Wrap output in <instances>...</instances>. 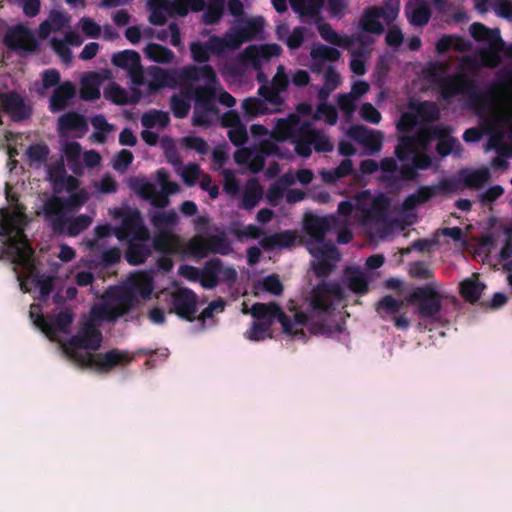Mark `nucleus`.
<instances>
[{"label": "nucleus", "mask_w": 512, "mask_h": 512, "mask_svg": "<svg viewBox=\"0 0 512 512\" xmlns=\"http://www.w3.org/2000/svg\"><path fill=\"white\" fill-rule=\"evenodd\" d=\"M2 43L13 51L26 53L35 52L39 46L32 31L23 25L10 28L2 38Z\"/></svg>", "instance_id": "nucleus-14"}, {"label": "nucleus", "mask_w": 512, "mask_h": 512, "mask_svg": "<svg viewBox=\"0 0 512 512\" xmlns=\"http://www.w3.org/2000/svg\"><path fill=\"white\" fill-rule=\"evenodd\" d=\"M5 197L8 203L14 208L15 221L19 224L25 223V207L19 203L18 196L11 192L8 184H5Z\"/></svg>", "instance_id": "nucleus-60"}, {"label": "nucleus", "mask_w": 512, "mask_h": 512, "mask_svg": "<svg viewBox=\"0 0 512 512\" xmlns=\"http://www.w3.org/2000/svg\"><path fill=\"white\" fill-rule=\"evenodd\" d=\"M197 304L196 293L189 288L181 287L171 294L169 312L187 321H193L197 313Z\"/></svg>", "instance_id": "nucleus-12"}, {"label": "nucleus", "mask_w": 512, "mask_h": 512, "mask_svg": "<svg viewBox=\"0 0 512 512\" xmlns=\"http://www.w3.org/2000/svg\"><path fill=\"white\" fill-rule=\"evenodd\" d=\"M171 4L175 15L181 17L186 16L189 10L193 12L203 11L206 6L205 0H172Z\"/></svg>", "instance_id": "nucleus-50"}, {"label": "nucleus", "mask_w": 512, "mask_h": 512, "mask_svg": "<svg viewBox=\"0 0 512 512\" xmlns=\"http://www.w3.org/2000/svg\"><path fill=\"white\" fill-rule=\"evenodd\" d=\"M456 185L455 183L447 178L442 179L437 185L433 186H420L414 195L419 201L420 205L425 204L434 196L439 194L440 192L450 193L455 191Z\"/></svg>", "instance_id": "nucleus-32"}, {"label": "nucleus", "mask_w": 512, "mask_h": 512, "mask_svg": "<svg viewBox=\"0 0 512 512\" xmlns=\"http://www.w3.org/2000/svg\"><path fill=\"white\" fill-rule=\"evenodd\" d=\"M405 14L411 25L422 27L431 18V9L425 0H410L405 6Z\"/></svg>", "instance_id": "nucleus-25"}, {"label": "nucleus", "mask_w": 512, "mask_h": 512, "mask_svg": "<svg viewBox=\"0 0 512 512\" xmlns=\"http://www.w3.org/2000/svg\"><path fill=\"white\" fill-rule=\"evenodd\" d=\"M262 197V190L258 184L253 181L249 183L243 193L242 197V208L246 210H252L260 201Z\"/></svg>", "instance_id": "nucleus-52"}, {"label": "nucleus", "mask_w": 512, "mask_h": 512, "mask_svg": "<svg viewBox=\"0 0 512 512\" xmlns=\"http://www.w3.org/2000/svg\"><path fill=\"white\" fill-rule=\"evenodd\" d=\"M112 64L127 71L131 82L135 86H142L146 83L141 57L134 50H124L114 53L111 58Z\"/></svg>", "instance_id": "nucleus-13"}, {"label": "nucleus", "mask_w": 512, "mask_h": 512, "mask_svg": "<svg viewBox=\"0 0 512 512\" xmlns=\"http://www.w3.org/2000/svg\"><path fill=\"white\" fill-rule=\"evenodd\" d=\"M131 188L144 200H151L152 196L156 193L157 187L145 179L136 178L131 183Z\"/></svg>", "instance_id": "nucleus-64"}, {"label": "nucleus", "mask_w": 512, "mask_h": 512, "mask_svg": "<svg viewBox=\"0 0 512 512\" xmlns=\"http://www.w3.org/2000/svg\"><path fill=\"white\" fill-rule=\"evenodd\" d=\"M110 215L121 220V224L113 229V234L119 241L131 238L150 240V232L138 208L127 205L115 207L110 210Z\"/></svg>", "instance_id": "nucleus-6"}, {"label": "nucleus", "mask_w": 512, "mask_h": 512, "mask_svg": "<svg viewBox=\"0 0 512 512\" xmlns=\"http://www.w3.org/2000/svg\"><path fill=\"white\" fill-rule=\"evenodd\" d=\"M151 224L158 231L169 230L168 228L175 226L178 223V215L175 210L155 212L150 217Z\"/></svg>", "instance_id": "nucleus-47"}, {"label": "nucleus", "mask_w": 512, "mask_h": 512, "mask_svg": "<svg viewBox=\"0 0 512 512\" xmlns=\"http://www.w3.org/2000/svg\"><path fill=\"white\" fill-rule=\"evenodd\" d=\"M144 54L151 61L162 64L171 63L175 58L171 49L157 43H149L144 48Z\"/></svg>", "instance_id": "nucleus-40"}, {"label": "nucleus", "mask_w": 512, "mask_h": 512, "mask_svg": "<svg viewBox=\"0 0 512 512\" xmlns=\"http://www.w3.org/2000/svg\"><path fill=\"white\" fill-rule=\"evenodd\" d=\"M76 88L70 81L59 84L50 97L49 109L56 113L63 111L69 105L71 99L75 97Z\"/></svg>", "instance_id": "nucleus-26"}, {"label": "nucleus", "mask_w": 512, "mask_h": 512, "mask_svg": "<svg viewBox=\"0 0 512 512\" xmlns=\"http://www.w3.org/2000/svg\"><path fill=\"white\" fill-rule=\"evenodd\" d=\"M204 81V85H199L195 88H188L185 90V95L194 100V106H201L206 110H218L216 106V90L215 87L219 84L217 74L215 73L214 80L199 78L198 81Z\"/></svg>", "instance_id": "nucleus-17"}, {"label": "nucleus", "mask_w": 512, "mask_h": 512, "mask_svg": "<svg viewBox=\"0 0 512 512\" xmlns=\"http://www.w3.org/2000/svg\"><path fill=\"white\" fill-rule=\"evenodd\" d=\"M104 97L117 105H125L129 103V97L125 89L116 83L110 84L104 91Z\"/></svg>", "instance_id": "nucleus-59"}, {"label": "nucleus", "mask_w": 512, "mask_h": 512, "mask_svg": "<svg viewBox=\"0 0 512 512\" xmlns=\"http://www.w3.org/2000/svg\"><path fill=\"white\" fill-rule=\"evenodd\" d=\"M348 136L365 147L370 153L379 152L382 148L383 134L363 125H354L348 130Z\"/></svg>", "instance_id": "nucleus-19"}, {"label": "nucleus", "mask_w": 512, "mask_h": 512, "mask_svg": "<svg viewBox=\"0 0 512 512\" xmlns=\"http://www.w3.org/2000/svg\"><path fill=\"white\" fill-rule=\"evenodd\" d=\"M60 131H87L88 124L85 117L77 112L70 111L61 115L58 119Z\"/></svg>", "instance_id": "nucleus-36"}, {"label": "nucleus", "mask_w": 512, "mask_h": 512, "mask_svg": "<svg viewBox=\"0 0 512 512\" xmlns=\"http://www.w3.org/2000/svg\"><path fill=\"white\" fill-rule=\"evenodd\" d=\"M381 18L387 23H392L398 16L400 10L399 0H383L382 6H377Z\"/></svg>", "instance_id": "nucleus-58"}, {"label": "nucleus", "mask_w": 512, "mask_h": 512, "mask_svg": "<svg viewBox=\"0 0 512 512\" xmlns=\"http://www.w3.org/2000/svg\"><path fill=\"white\" fill-rule=\"evenodd\" d=\"M312 145L317 153H329L334 149L333 143L329 137L321 130H317L312 126L311 132Z\"/></svg>", "instance_id": "nucleus-54"}, {"label": "nucleus", "mask_w": 512, "mask_h": 512, "mask_svg": "<svg viewBox=\"0 0 512 512\" xmlns=\"http://www.w3.org/2000/svg\"><path fill=\"white\" fill-rule=\"evenodd\" d=\"M211 53L221 54L228 49H237L241 41L236 40L233 34H226L224 37L211 36L206 42Z\"/></svg>", "instance_id": "nucleus-41"}, {"label": "nucleus", "mask_w": 512, "mask_h": 512, "mask_svg": "<svg viewBox=\"0 0 512 512\" xmlns=\"http://www.w3.org/2000/svg\"><path fill=\"white\" fill-rule=\"evenodd\" d=\"M251 315L256 319L251 327L246 330L244 337L250 341L259 342L267 337L271 338V326L277 320L283 329V332L297 339L306 340V333L303 329H298L297 325L309 324V317L302 311L296 312L294 318L286 315L282 308L276 302L255 303L251 307Z\"/></svg>", "instance_id": "nucleus-2"}, {"label": "nucleus", "mask_w": 512, "mask_h": 512, "mask_svg": "<svg viewBox=\"0 0 512 512\" xmlns=\"http://www.w3.org/2000/svg\"><path fill=\"white\" fill-rule=\"evenodd\" d=\"M124 254L126 261L133 266L143 264L151 255V248L147 244L149 240L128 239Z\"/></svg>", "instance_id": "nucleus-27"}, {"label": "nucleus", "mask_w": 512, "mask_h": 512, "mask_svg": "<svg viewBox=\"0 0 512 512\" xmlns=\"http://www.w3.org/2000/svg\"><path fill=\"white\" fill-rule=\"evenodd\" d=\"M147 74L151 78L148 82V88L151 92L158 91L162 88H176L190 82H196L199 78L208 80L215 79V70L209 64L202 66L187 65L182 68L166 70L158 66H150Z\"/></svg>", "instance_id": "nucleus-4"}, {"label": "nucleus", "mask_w": 512, "mask_h": 512, "mask_svg": "<svg viewBox=\"0 0 512 512\" xmlns=\"http://www.w3.org/2000/svg\"><path fill=\"white\" fill-rule=\"evenodd\" d=\"M404 302L401 299H396L391 295L382 297L378 303L376 310L381 313L384 312L388 315H396L403 308Z\"/></svg>", "instance_id": "nucleus-57"}, {"label": "nucleus", "mask_w": 512, "mask_h": 512, "mask_svg": "<svg viewBox=\"0 0 512 512\" xmlns=\"http://www.w3.org/2000/svg\"><path fill=\"white\" fill-rule=\"evenodd\" d=\"M485 285L477 279H465L460 283L461 296L471 304H475L481 298Z\"/></svg>", "instance_id": "nucleus-38"}, {"label": "nucleus", "mask_w": 512, "mask_h": 512, "mask_svg": "<svg viewBox=\"0 0 512 512\" xmlns=\"http://www.w3.org/2000/svg\"><path fill=\"white\" fill-rule=\"evenodd\" d=\"M461 175L464 186L470 189H480L490 180V172L487 168L462 172Z\"/></svg>", "instance_id": "nucleus-44"}, {"label": "nucleus", "mask_w": 512, "mask_h": 512, "mask_svg": "<svg viewBox=\"0 0 512 512\" xmlns=\"http://www.w3.org/2000/svg\"><path fill=\"white\" fill-rule=\"evenodd\" d=\"M442 299L443 296L432 283L415 288L406 298L408 303L417 304V314L420 318L431 321L438 320Z\"/></svg>", "instance_id": "nucleus-9"}, {"label": "nucleus", "mask_w": 512, "mask_h": 512, "mask_svg": "<svg viewBox=\"0 0 512 512\" xmlns=\"http://www.w3.org/2000/svg\"><path fill=\"white\" fill-rule=\"evenodd\" d=\"M12 263L28 275L27 278L39 288L40 299L47 300L54 288L53 278L42 275L37 270L33 249L28 244L16 246Z\"/></svg>", "instance_id": "nucleus-7"}, {"label": "nucleus", "mask_w": 512, "mask_h": 512, "mask_svg": "<svg viewBox=\"0 0 512 512\" xmlns=\"http://www.w3.org/2000/svg\"><path fill=\"white\" fill-rule=\"evenodd\" d=\"M102 333L96 324L88 321L82 332L74 335L68 342L70 354L82 367H95L99 372L107 373L120 364L130 363L133 357L126 351L112 349L105 353L91 354L89 352L80 353L77 349H90L96 351L102 343Z\"/></svg>", "instance_id": "nucleus-1"}, {"label": "nucleus", "mask_w": 512, "mask_h": 512, "mask_svg": "<svg viewBox=\"0 0 512 512\" xmlns=\"http://www.w3.org/2000/svg\"><path fill=\"white\" fill-rule=\"evenodd\" d=\"M331 228V222L327 217L314 214H306L303 220V229L311 238L312 243L321 244L327 232Z\"/></svg>", "instance_id": "nucleus-22"}, {"label": "nucleus", "mask_w": 512, "mask_h": 512, "mask_svg": "<svg viewBox=\"0 0 512 512\" xmlns=\"http://www.w3.org/2000/svg\"><path fill=\"white\" fill-rule=\"evenodd\" d=\"M258 95H260L263 98L262 100L265 101L267 106H272L270 108L271 113L282 111L281 107L284 105L283 97L279 92L270 88L268 84L264 83L258 88Z\"/></svg>", "instance_id": "nucleus-45"}, {"label": "nucleus", "mask_w": 512, "mask_h": 512, "mask_svg": "<svg viewBox=\"0 0 512 512\" xmlns=\"http://www.w3.org/2000/svg\"><path fill=\"white\" fill-rule=\"evenodd\" d=\"M49 153H50V150H49L48 146L45 144L30 145L26 151V154L30 161V164L44 163L47 160Z\"/></svg>", "instance_id": "nucleus-63"}, {"label": "nucleus", "mask_w": 512, "mask_h": 512, "mask_svg": "<svg viewBox=\"0 0 512 512\" xmlns=\"http://www.w3.org/2000/svg\"><path fill=\"white\" fill-rule=\"evenodd\" d=\"M312 124L308 121L302 122L299 133L292 139L295 145V153L303 158H308L312 154Z\"/></svg>", "instance_id": "nucleus-33"}, {"label": "nucleus", "mask_w": 512, "mask_h": 512, "mask_svg": "<svg viewBox=\"0 0 512 512\" xmlns=\"http://www.w3.org/2000/svg\"><path fill=\"white\" fill-rule=\"evenodd\" d=\"M296 242V232L292 230H285L275 232L270 235H264L259 244L265 251H273L276 249L291 248Z\"/></svg>", "instance_id": "nucleus-24"}, {"label": "nucleus", "mask_w": 512, "mask_h": 512, "mask_svg": "<svg viewBox=\"0 0 512 512\" xmlns=\"http://www.w3.org/2000/svg\"><path fill=\"white\" fill-rule=\"evenodd\" d=\"M90 321H107L115 322L118 318L122 317L121 312L116 306L108 303H99L94 305L90 311Z\"/></svg>", "instance_id": "nucleus-37"}, {"label": "nucleus", "mask_w": 512, "mask_h": 512, "mask_svg": "<svg viewBox=\"0 0 512 512\" xmlns=\"http://www.w3.org/2000/svg\"><path fill=\"white\" fill-rule=\"evenodd\" d=\"M410 163H404L400 166V177L404 181H417L419 170H427L432 164V158L425 152L416 150L410 158Z\"/></svg>", "instance_id": "nucleus-21"}, {"label": "nucleus", "mask_w": 512, "mask_h": 512, "mask_svg": "<svg viewBox=\"0 0 512 512\" xmlns=\"http://www.w3.org/2000/svg\"><path fill=\"white\" fill-rule=\"evenodd\" d=\"M381 14L377 10V6L364 9L360 18L359 25L363 32L381 34L384 26L380 22Z\"/></svg>", "instance_id": "nucleus-34"}, {"label": "nucleus", "mask_w": 512, "mask_h": 512, "mask_svg": "<svg viewBox=\"0 0 512 512\" xmlns=\"http://www.w3.org/2000/svg\"><path fill=\"white\" fill-rule=\"evenodd\" d=\"M322 117H325L326 122L329 125H335L338 120V113H337L336 108L327 102H321L317 106L316 112H315L313 118L315 120H319Z\"/></svg>", "instance_id": "nucleus-62"}, {"label": "nucleus", "mask_w": 512, "mask_h": 512, "mask_svg": "<svg viewBox=\"0 0 512 512\" xmlns=\"http://www.w3.org/2000/svg\"><path fill=\"white\" fill-rule=\"evenodd\" d=\"M2 112L7 113L15 122L30 118L32 109L17 92L2 93Z\"/></svg>", "instance_id": "nucleus-18"}, {"label": "nucleus", "mask_w": 512, "mask_h": 512, "mask_svg": "<svg viewBox=\"0 0 512 512\" xmlns=\"http://www.w3.org/2000/svg\"><path fill=\"white\" fill-rule=\"evenodd\" d=\"M88 200L85 190L72 192L68 197L53 195L43 204L45 220L55 234H63L67 224L66 213L74 212Z\"/></svg>", "instance_id": "nucleus-5"}, {"label": "nucleus", "mask_w": 512, "mask_h": 512, "mask_svg": "<svg viewBox=\"0 0 512 512\" xmlns=\"http://www.w3.org/2000/svg\"><path fill=\"white\" fill-rule=\"evenodd\" d=\"M417 138L414 136L403 135L399 137V142L395 146L394 154L396 158L404 164L409 161L415 153Z\"/></svg>", "instance_id": "nucleus-42"}, {"label": "nucleus", "mask_w": 512, "mask_h": 512, "mask_svg": "<svg viewBox=\"0 0 512 512\" xmlns=\"http://www.w3.org/2000/svg\"><path fill=\"white\" fill-rule=\"evenodd\" d=\"M447 66L442 62H435L429 65L426 70V78L434 85L439 86L446 76Z\"/></svg>", "instance_id": "nucleus-61"}, {"label": "nucleus", "mask_w": 512, "mask_h": 512, "mask_svg": "<svg viewBox=\"0 0 512 512\" xmlns=\"http://www.w3.org/2000/svg\"><path fill=\"white\" fill-rule=\"evenodd\" d=\"M117 300L118 304L116 305V307L119 309L122 316H124L125 314L129 313L132 309H134L139 302L137 296L130 287L122 291L117 296Z\"/></svg>", "instance_id": "nucleus-56"}, {"label": "nucleus", "mask_w": 512, "mask_h": 512, "mask_svg": "<svg viewBox=\"0 0 512 512\" xmlns=\"http://www.w3.org/2000/svg\"><path fill=\"white\" fill-rule=\"evenodd\" d=\"M438 88L444 100H450L459 94H469L471 99H479V95L474 91L473 81L463 74L448 76Z\"/></svg>", "instance_id": "nucleus-16"}, {"label": "nucleus", "mask_w": 512, "mask_h": 512, "mask_svg": "<svg viewBox=\"0 0 512 512\" xmlns=\"http://www.w3.org/2000/svg\"><path fill=\"white\" fill-rule=\"evenodd\" d=\"M301 124L299 118L294 114L287 118H280L275 123L271 137L277 142L292 140L299 133Z\"/></svg>", "instance_id": "nucleus-23"}, {"label": "nucleus", "mask_w": 512, "mask_h": 512, "mask_svg": "<svg viewBox=\"0 0 512 512\" xmlns=\"http://www.w3.org/2000/svg\"><path fill=\"white\" fill-rule=\"evenodd\" d=\"M343 289L337 282L322 281L315 286L309 297V311L304 312L309 317V324L297 325L298 329L307 327L312 334H327L334 332L341 333L342 327L339 324L330 325L327 322V315L333 311V297L341 298Z\"/></svg>", "instance_id": "nucleus-3"}, {"label": "nucleus", "mask_w": 512, "mask_h": 512, "mask_svg": "<svg viewBox=\"0 0 512 512\" xmlns=\"http://www.w3.org/2000/svg\"><path fill=\"white\" fill-rule=\"evenodd\" d=\"M150 10L149 22L153 25L162 26L167 21V14L175 15L171 0H148Z\"/></svg>", "instance_id": "nucleus-30"}, {"label": "nucleus", "mask_w": 512, "mask_h": 512, "mask_svg": "<svg viewBox=\"0 0 512 512\" xmlns=\"http://www.w3.org/2000/svg\"><path fill=\"white\" fill-rule=\"evenodd\" d=\"M451 133L452 129L450 126L439 124L424 127L420 133V137L425 143L433 139H439L436 145V152L440 156L446 157L452 153L455 145L458 143L457 138L450 136Z\"/></svg>", "instance_id": "nucleus-15"}, {"label": "nucleus", "mask_w": 512, "mask_h": 512, "mask_svg": "<svg viewBox=\"0 0 512 512\" xmlns=\"http://www.w3.org/2000/svg\"><path fill=\"white\" fill-rule=\"evenodd\" d=\"M242 109L246 115L252 117L271 113L270 108L267 106L265 101L256 97L246 98L242 102Z\"/></svg>", "instance_id": "nucleus-51"}, {"label": "nucleus", "mask_w": 512, "mask_h": 512, "mask_svg": "<svg viewBox=\"0 0 512 512\" xmlns=\"http://www.w3.org/2000/svg\"><path fill=\"white\" fill-rule=\"evenodd\" d=\"M222 270V260L212 258L208 260L202 269L190 265H182L179 273L192 281H199L206 289H213L219 283V275Z\"/></svg>", "instance_id": "nucleus-11"}, {"label": "nucleus", "mask_w": 512, "mask_h": 512, "mask_svg": "<svg viewBox=\"0 0 512 512\" xmlns=\"http://www.w3.org/2000/svg\"><path fill=\"white\" fill-rule=\"evenodd\" d=\"M378 164L382 171L380 180L389 188H399L400 183L404 180L400 177V167H398L397 161L392 157H386Z\"/></svg>", "instance_id": "nucleus-31"}, {"label": "nucleus", "mask_w": 512, "mask_h": 512, "mask_svg": "<svg viewBox=\"0 0 512 512\" xmlns=\"http://www.w3.org/2000/svg\"><path fill=\"white\" fill-rule=\"evenodd\" d=\"M263 29V23L260 19H249L244 25L238 28L233 34L236 40L244 42L254 39Z\"/></svg>", "instance_id": "nucleus-43"}, {"label": "nucleus", "mask_w": 512, "mask_h": 512, "mask_svg": "<svg viewBox=\"0 0 512 512\" xmlns=\"http://www.w3.org/2000/svg\"><path fill=\"white\" fill-rule=\"evenodd\" d=\"M409 107L427 122L437 121L440 117V111L436 103L432 101H422L418 103L410 102Z\"/></svg>", "instance_id": "nucleus-46"}, {"label": "nucleus", "mask_w": 512, "mask_h": 512, "mask_svg": "<svg viewBox=\"0 0 512 512\" xmlns=\"http://www.w3.org/2000/svg\"><path fill=\"white\" fill-rule=\"evenodd\" d=\"M91 223L92 219L88 215L81 214L71 220L67 219L64 232H66L67 235L74 237L86 230Z\"/></svg>", "instance_id": "nucleus-55"}, {"label": "nucleus", "mask_w": 512, "mask_h": 512, "mask_svg": "<svg viewBox=\"0 0 512 512\" xmlns=\"http://www.w3.org/2000/svg\"><path fill=\"white\" fill-rule=\"evenodd\" d=\"M30 316L34 318V324L48 335L55 332L66 333L73 322V315L67 310L59 312L52 321L46 320L41 313L35 314L33 311L30 312Z\"/></svg>", "instance_id": "nucleus-20"}, {"label": "nucleus", "mask_w": 512, "mask_h": 512, "mask_svg": "<svg viewBox=\"0 0 512 512\" xmlns=\"http://www.w3.org/2000/svg\"><path fill=\"white\" fill-rule=\"evenodd\" d=\"M325 0H308L305 3L302 12L299 13L301 17H307L310 22L318 24L322 22L323 17L321 10Z\"/></svg>", "instance_id": "nucleus-53"}, {"label": "nucleus", "mask_w": 512, "mask_h": 512, "mask_svg": "<svg viewBox=\"0 0 512 512\" xmlns=\"http://www.w3.org/2000/svg\"><path fill=\"white\" fill-rule=\"evenodd\" d=\"M191 98L185 95V91L182 95L174 94L170 98V109L177 119H183L188 116L191 109L190 105Z\"/></svg>", "instance_id": "nucleus-48"}, {"label": "nucleus", "mask_w": 512, "mask_h": 512, "mask_svg": "<svg viewBox=\"0 0 512 512\" xmlns=\"http://www.w3.org/2000/svg\"><path fill=\"white\" fill-rule=\"evenodd\" d=\"M307 249L315 259H327V261L336 262L340 258L337 247L331 243L323 244L322 242L317 244L308 242Z\"/></svg>", "instance_id": "nucleus-39"}, {"label": "nucleus", "mask_w": 512, "mask_h": 512, "mask_svg": "<svg viewBox=\"0 0 512 512\" xmlns=\"http://www.w3.org/2000/svg\"><path fill=\"white\" fill-rule=\"evenodd\" d=\"M390 207L389 199L384 195H379L372 200L370 207L363 211V218L366 223H383L387 221L388 210Z\"/></svg>", "instance_id": "nucleus-28"}, {"label": "nucleus", "mask_w": 512, "mask_h": 512, "mask_svg": "<svg viewBox=\"0 0 512 512\" xmlns=\"http://www.w3.org/2000/svg\"><path fill=\"white\" fill-rule=\"evenodd\" d=\"M470 34L477 42H488V47L480 50V57L484 66L495 68L502 61L501 48L504 40L499 28L490 29L480 22H474L470 26Z\"/></svg>", "instance_id": "nucleus-8"}, {"label": "nucleus", "mask_w": 512, "mask_h": 512, "mask_svg": "<svg viewBox=\"0 0 512 512\" xmlns=\"http://www.w3.org/2000/svg\"><path fill=\"white\" fill-rule=\"evenodd\" d=\"M188 248L191 254L199 258L207 257L209 254L228 255L232 251L223 231L207 236L197 234L189 240Z\"/></svg>", "instance_id": "nucleus-10"}, {"label": "nucleus", "mask_w": 512, "mask_h": 512, "mask_svg": "<svg viewBox=\"0 0 512 512\" xmlns=\"http://www.w3.org/2000/svg\"><path fill=\"white\" fill-rule=\"evenodd\" d=\"M180 238L171 230L158 231L153 239V248L162 254H174L178 251Z\"/></svg>", "instance_id": "nucleus-29"}, {"label": "nucleus", "mask_w": 512, "mask_h": 512, "mask_svg": "<svg viewBox=\"0 0 512 512\" xmlns=\"http://www.w3.org/2000/svg\"><path fill=\"white\" fill-rule=\"evenodd\" d=\"M318 32L323 40L334 46L349 49L354 44L352 36H341L328 23H318Z\"/></svg>", "instance_id": "nucleus-35"}, {"label": "nucleus", "mask_w": 512, "mask_h": 512, "mask_svg": "<svg viewBox=\"0 0 512 512\" xmlns=\"http://www.w3.org/2000/svg\"><path fill=\"white\" fill-rule=\"evenodd\" d=\"M311 59L336 62L340 59L341 53L338 49L321 43L315 44L310 51Z\"/></svg>", "instance_id": "nucleus-49"}]
</instances>
